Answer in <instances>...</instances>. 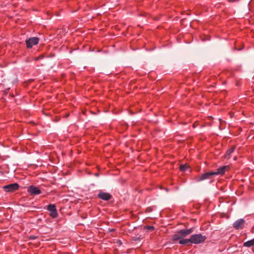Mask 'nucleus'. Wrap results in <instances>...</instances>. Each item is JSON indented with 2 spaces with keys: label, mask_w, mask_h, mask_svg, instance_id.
Returning a JSON list of instances; mask_svg holds the SVG:
<instances>
[{
  "label": "nucleus",
  "mask_w": 254,
  "mask_h": 254,
  "mask_svg": "<svg viewBox=\"0 0 254 254\" xmlns=\"http://www.w3.org/2000/svg\"><path fill=\"white\" fill-rule=\"evenodd\" d=\"M190 238V243L194 244L203 243L206 239V237L201 234L192 235Z\"/></svg>",
  "instance_id": "f257e3e1"
},
{
  "label": "nucleus",
  "mask_w": 254,
  "mask_h": 254,
  "mask_svg": "<svg viewBox=\"0 0 254 254\" xmlns=\"http://www.w3.org/2000/svg\"><path fill=\"white\" fill-rule=\"evenodd\" d=\"M19 188V185L17 183L9 184L3 187L4 191L6 192H12L17 190Z\"/></svg>",
  "instance_id": "f03ea898"
},
{
  "label": "nucleus",
  "mask_w": 254,
  "mask_h": 254,
  "mask_svg": "<svg viewBox=\"0 0 254 254\" xmlns=\"http://www.w3.org/2000/svg\"><path fill=\"white\" fill-rule=\"evenodd\" d=\"M215 176L213 171L203 173L197 178V181H201L207 179H211L212 176Z\"/></svg>",
  "instance_id": "7ed1b4c3"
},
{
  "label": "nucleus",
  "mask_w": 254,
  "mask_h": 254,
  "mask_svg": "<svg viewBox=\"0 0 254 254\" xmlns=\"http://www.w3.org/2000/svg\"><path fill=\"white\" fill-rule=\"evenodd\" d=\"M230 170V166L229 165L223 166L213 171L214 175H224L225 173Z\"/></svg>",
  "instance_id": "20e7f679"
},
{
  "label": "nucleus",
  "mask_w": 254,
  "mask_h": 254,
  "mask_svg": "<svg viewBox=\"0 0 254 254\" xmlns=\"http://www.w3.org/2000/svg\"><path fill=\"white\" fill-rule=\"evenodd\" d=\"M245 224V220L244 219H239L234 222L233 226L235 229L239 230L243 229Z\"/></svg>",
  "instance_id": "39448f33"
},
{
  "label": "nucleus",
  "mask_w": 254,
  "mask_h": 254,
  "mask_svg": "<svg viewBox=\"0 0 254 254\" xmlns=\"http://www.w3.org/2000/svg\"><path fill=\"white\" fill-rule=\"evenodd\" d=\"M26 44L28 48H31L33 46L37 45L39 42V38L37 37L30 38L26 40Z\"/></svg>",
  "instance_id": "423d86ee"
},
{
  "label": "nucleus",
  "mask_w": 254,
  "mask_h": 254,
  "mask_svg": "<svg viewBox=\"0 0 254 254\" xmlns=\"http://www.w3.org/2000/svg\"><path fill=\"white\" fill-rule=\"evenodd\" d=\"M98 197L102 200L107 201L112 198V195L109 193L101 191L98 194Z\"/></svg>",
  "instance_id": "0eeeda50"
},
{
  "label": "nucleus",
  "mask_w": 254,
  "mask_h": 254,
  "mask_svg": "<svg viewBox=\"0 0 254 254\" xmlns=\"http://www.w3.org/2000/svg\"><path fill=\"white\" fill-rule=\"evenodd\" d=\"M28 191L32 195L39 194L41 193V191L38 188L33 186H31L28 188Z\"/></svg>",
  "instance_id": "6e6552de"
},
{
  "label": "nucleus",
  "mask_w": 254,
  "mask_h": 254,
  "mask_svg": "<svg viewBox=\"0 0 254 254\" xmlns=\"http://www.w3.org/2000/svg\"><path fill=\"white\" fill-rule=\"evenodd\" d=\"M183 238L186 237L188 235L190 234L192 232V229H182L179 231Z\"/></svg>",
  "instance_id": "1a4fd4ad"
},
{
  "label": "nucleus",
  "mask_w": 254,
  "mask_h": 254,
  "mask_svg": "<svg viewBox=\"0 0 254 254\" xmlns=\"http://www.w3.org/2000/svg\"><path fill=\"white\" fill-rule=\"evenodd\" d=\"M183 238V237L182 236V235L180 231L175 234L172 237V239L174 241H177L179 240H180Z\"/></svg>",
  "instance_id": "9d476101"
},
{
  "label": "nucleus",
  "mask_w": 254,
  "mask_h": 254,
  "mask_svg": "<svg viewBox=\"0 0 254 254\" xmlns=\"http://www.w3.org/2000/svg\"><path fill=\"white\" fill-rule=\"evenodd\" d=\"M243 245L246 247H251L254 246V238L252 240L245 242Z\"/></svg>",
  "instance_id": "9b49d317"
},
{
  "label": "nucleus",
  "mask_w": 254,
  "mask_h": 254,
  "mask_svg": "<svg viewBox=\"0 0 254 254\" xmlns=\"http://www.w3.org/2000/svg\"><path fill=\"white\" fill-rule=\"evenodd\" d=\"M189 243H190V239H182L179 241V244L181 245H185Z\"/></svg>",
  "instance_id": "f8f14e48"
},
{
  "label": "nucleus",
  "mask_w": 254,
  "mask_h": 254,
  "mask_svg": "<svg viewBox=\"0 0 254 254\" xmlns=\"http://www.w3.org/2000/svg\"><path fill=\"white\" fill-rule=\"evenodd\" d=\"M235 148L234 147H232L230 149L228 150L225 154V158H229L231 154L234 152Z\"/></svg>",
  "instance_id": "ddd939ff"
},
{
  "label": "nucleus",
  "mask_w": 254,
  "mask_h": 254,
  "mask_svg": "<svg viewBox=\"0 0 254 254\" xmlns=\"http://www.w3.org/2000/svg\"><path fill=\"white\" fill-rule=\"evenodd\" d=\"M47 209L51 212L56 209V206L54 204H49L47 206Z\"/></svg>",
  "instance_id": "4468645a"
},
{
  "label": "nucleus",
  "mask_w": 254,
  "mask_h": 254,
  "mask_svg": "<svg viewBox=\"0 0 254 254\" xmlns=\"http://www.w3.org/2000/svg\"><path fill=\"white\" fill-rule=\"evenodd\" d=\"M50 216L54 218H57L58 216V213L57 209H55L53 211L50 212Z\"/></svg>",
  "instance_id": "2eb2a0df"
},
{
  "label": "nucleus",
  "mask_w": 254,
  "mask_h": 254,
  "mask_svg": "<svg viewBox=\"0 0 254 254\" xmlns=\"http://www.w3.org/2000/svg\"><path fill=\"white\" fill-rule=\"evenodd\" d=\"M189 168V166L187 164L182 165L180 167V170L181 171L185 172Z\"/></svg>",
  "instance_id": "dca6fc26"
},
{
  "label": "nucleus",
  "mask_w": 254,
  "mask_h": 254,
  "mask_svg": "<svg viewBox=\"0 0 254 254\" xmlns=\"http://www.w3.org/2000/svg\"><path fill=\"white\" fill-rule=\"evenodd\" d=\"M146 228L149 230H153L154 229V227L151 226H147L146 227Z\"/></svg>",
  "instance_id": "f3484780"
},
{
  "label": "nucleus",
  "mask_w": 254,
  "mask_h": 254,
  "mask_svg": "<svg viewBox=\"0 0 254 254\" xmlns=\"http://www.w3.org/2000/svg\"><path fill=\"white\" fill-rule=\"evenodd\" d=\"M39 59H40V57H37V58H35V61H37Z\"/></svg>",
  "instance_id": "a211bd4d"
}]
</instances>
